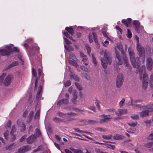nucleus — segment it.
I'll use <instances>...</instances> for the list:
<instances>
[{"mask_svg": "<svg viewBox=\"0 0 153 153\" xmlns=\"http://www.w3.org/2000/svg\"><path fill=\"white\" fill-rule=\"evenodd\" d=\"M117 47L118 49L120 50L122 54L120 56L119 54L117 53V51H116V56L117 59L116 61L118 65H121L123 62H124V64L126 65V67H128L129 64L128 62V60L126 56L124 53V52L123 50V46L121 43H117Z\"/></svg>", "mask_w": 153, "mask_h": 153, "instance_id": "nucleus-1", "label": "nucleus"}, {"mask_svg": "<svg viewBox=\"0 0 153 153\" xmlns=\"http://www.w3.org/2000/svg\"><path fill=\"white\" fill-rule=\"evenodd\" d=\"M130 102H129L128 105H131L133 108L135 109L139 108L141 110H144L147 109L148 107L149 106L148 104L144 105L141 104H134L133 103H139L142 102V100L139 99L133 100L132 97L130 98Z\"/></svg>", "mask_w": 153, "mask_h": 153, "instance_id": "nucleus-2", "label": "nucleus"}, {"mask_svg": "<svg viewBox=\"0 0 153 153\" xmlns=\"http://www.w3.org/2000/svg\"><path fill=\"white\" fill-rule=\"evenodd\" d=\"M104 58L101 59V64L103 67L105 68L107 64H110L112 62L111 57L108 52L105 50L104 52Z\"/></svg>", "mask_w": 153, "mask_h": 153, "instance_id": "nucleus-3", "label": "nucleus"}, {"mask_svg": "<svg viewBox=\"0 0 153 153\" xmlns=\"http://www.w3.org/2000/svg\"><path fill=\"white\" fill-rule=\"evenodd\" d=\"M138 66L137 67L135 68H137L136 70V73H139L140 74V76H148V74L146 73L145 66L144 65L141 66L140 67H139V65L138 63Z\"/></svg>", "mask_w": 153, "mask_h": 153, "instance_id": "nucleus-4", "label": "nucleus"}, {"mask_svg": "<svg viewBox=\"0 0 153 153\" xmlns=\"http://www.w3.org/2000/svg\"><path fill=\"white\" fill-rule=\"evenodd\" d=\"M128 50L131 64L134 68L137 67L138 66V62L136 61V59H135V56L134 52L132 51H129V49Z\"/></svg>", "mask_w": 153, "mask_h": 153, "instance_id": "nucleus-5", "label": "nucleus"}, {"mask_svg": "<svg viewBox=\"0 0 153 153\" xmlns=\"http://www.w3.org/2000/svg\"><path fill=\"white\" fill-rule=\"evenodd\" d=\"M137 49L138 51V55L140 57V59H141L143 62H144L145 61L144 48L140 45H137Z\"/></svg>", "mask_w": 153, "mask_h": 153, "instance_id": "nucleus-6", "label": "nucleus"}, {"mask_svg": "<svg viewBox=\"0 0 153 153\" xmlns=\"http://www.w3.org/2000/svg\"><path fill=\"white\" fill-rule=\"evenodd\" d=\"M7 49H2L0 50V53L1 56H9L11 53V50L10 49V46H7L6 47Z\"/></svg>", "mask_w": 153, "mask_h": 153, "instance_id": "nucleus-7", "label": "nucleus"}, {"mask_svg": "<svg viewBox=\"0 0 153 153\" xmlns=\"http://www.w3.org/2000/svg\"><path fill=\"white\" fill-rule=\"evenodd\" d=\"M140 80H142V85L143 89L146 90L148 86V82L149 80L148 77H140Z\"/></svg>", "mask_w": 153, "mask_h": 153, "instance_id": "nucleus-8", "label": "nucleus"}, {"mask_svg": "<svg viewBox=\"0 0 153 153\" xmlns=\"http://www.w3.org/2000/svg\"><path fill=\"white\" fill-rule=\"evenodd\" d=\"M152 60L150 57L148 58L146 60V67L149 71L151 70L153 67Z\"/></svg>", "mask_w": 153, "mask_h": 153, "instance_id": "nucleus-9", "label": "nucleus"}, {"mask_svg": "<svg viewBox=\"0 0 153 153\" xmlns=\"http://www.w3.org/2000/svg\"><path fill=\"white\" fill-rule=\"evenodd\" d=\"M31 149V147L30 146H26L21 147L18 150L19 153H24Z\"/></svg>", "mask_w": 153, "mask_h": 153, "instance_id": "nucleus-10", "label": "nucleus"}, {"mask_svg": "<svg viewBox=\"0 0 153 153\" xmlns=\"http://www.w3.org/2000/svg\"><path fill=\"white\" fill-rule=\"evenodd\" d=\"M127 112V110L126 109H119L117 112H116L115 114L116 115L118 116V117L114 118L115 120H118L120 119V116L121 115L126 113Z\"/></svg>", "mask_w": 153, "mask_h": 153, "instance_id": "nucleus-11", "label": "nucleus"}, {"mask_svg": "<svg viewBox=\"0 0 153 153\" xmlns=\"http://www.w3.org/2000/svg\"><path fill=\"white\" fill-rule=\"evenodd\" d=\"M133 25L137 32L138 33H139L140 26V22L138 21L134 20L133 21Z\"/></svg>", "mask_w": 153, "mask_h": 153, "instance_id": "nucleus-12", "label": "nucleus"}, {"mask_svg": "<svg viewBox=\"0 0 153 153\" xmlns=\"http://www.w3.org/2000/svg\"><path fill=\"white\" fill-rule=\"evenodd\" d=\"M124 80L123 77H117L116 79V85L117 88H120L122 85Z\"/></svg>", "mask_w": 153, "mask_h": 153, "instance_id": "nucleus-13", "label": "nucleus"}, {"mask_svg": "<svg viewBox=\"0 0 153 153\" xmlns=\"http://www.w3.org/2000/svg\"><path fill=\"white\" fill-rule=\"evenodd\" d=\"M101 117L102 118L100 119V123L106 122L109 120V119L111 118V116L109 115H101Z\"/></svg>", "mask_w": 153, "mask_h": 153, "instance_id": "nucleus-14", "label": "nucleus"}, {"mask_svg": "<svg viewBox=\"0 0 153 153\" xmlns=\"http://www.w3.org/2000/svg\"><path fill=\"white\" fill-rule=\"evenodd\" d=\"M37 137L33 135H30L27 139V142L28 144H31L36 140Z\"/></svg>", "mask_w": 153, "mask_h": 153, "instance_id": "nucleus-15", "label": "nucleus"}, {"mask_svg": "<svg viewBox=\"0 0 153 153\" xmlns=\"http://www.w3.org/2000/svg\"><path fill=\"white\" fill-rule=\"evenodd\" d=\"M149 110H148L143 111L140 112L139 114L140 117H146L148 116L149 114Z\"/></svg>", "mask_w": 153, "mask_h": 153, "instance_id": "nucleus-16", "label": "nucleus"}, {"mask_svg": "<svg viewBox=\"0 0 153 153\" xmlns=\"http://www.w3.org/2000/svg\"><path fill=\"white\" fill-rule=\"evenodd\" d=\"M39 50V48L37 47H30L29 49V53L32 55H33L35 53L38 52Z\"/></svg>", "mask_w": 153, "mask_h": 153, "instance_id": "nucleus-17", "label": "nucleus"}, {"mask_svg": "<svg viewBox=\"0 0 153 153\" xmlns=\"http://www.w3.org/2000/svg\"><path fill=\"white\" fill-rule=\"evenodd\" d=\"M11 82V77H6L4 79L3 83L4 85L7 86L9 85Z\"/></svg>", "mask_w": 153, "mask_h": 153, "instance_id": "nucleus-18", "label": "nucleus"}, {"mask_svg": "<svg viewBox=\"0 0 153 153\" xmlns=\"http://www.w3.org/2000/svg\"><path fill=\"white\" fill-rule=\"evenodd\" d=\"M131 21V19L128 18L126 19H123L122 20V22L127 27H128L130 25Z\"/></svg>", "mask_w": 153, "mask_h": 153, "instance_id": "nucleus-19", "label": "nucleus"}, {"mask_svg": "<svg viewBox=\"0 0 153 153\" xmlns=\"http://www.w3.org/2000/svg\"><path fill=\"white\" fill-rule=\"evenodd\" d=\"M68 102L67 99H63L62 100L59 101L57 103L58 106H60L62 104H66Z\"/></svg>", "mask_w": 153, "mask_h": 153, "instance_id": "nucleus-20", "label": "nucleus"}, {"mask_svg": "<svg viewBox=\"0 0 153 153\" xmlns=\"http://www.w3.org/2000/svg\"><path fill=\"white\" fill-rule=\"evenodd\" d=\"M42 87L40 85L39 87V89L38 90L36 95V97L37 99L40 98L41 96V92L42 91Z\"/></svg>", "mask_w": 153, "mask_h": 153, "instance_id": "nucleus-21", "label": "nucleus"}, {"mask_svg": "<svg viewBox=\"0 0 153 153\" xmlns=\"http://www.w3.org/2000/svg\"><path fill=\"white\" fill-rule=\"evenodd\" d=\"M125 129H126L127 131L130 133H133L134 131V127H132L131 126L130 127L129 126H126Z\"/></svg>", "mask_w": 153, "mask_h": 153, "instance_id": "nucleus-22", "label": "nucleus"}, {"mask_svg": "<svg viewBox=\"0 0 153 153\" xmlns=\"http://www.w3.org/2000/svg\"><path fill=\"white\" fill-rule=\"evenodd\" d=\"M65 30L68 31V32L70 34H71V36L73 35V34L74 33V31L72 28L70 27H66L65 28Z\"/></svg>", "mask_w": 153, "mask_h": 153, "instance_id": "nucleus-23", "label": "nucleus"}, {"mask_svg": "<svg viewBox=\"0 0 153 153\" xmlns=\"http://www.w3.org/2000/svg\"><path fill=\"white\" fill-rule=\"evenodd\" d=\"M19 64L18 61H14L11 64L9 65L7 67L8 69L12 67L17 65Z\"/></svg>", "mask_w": 153, "mask_h": 153, "instance_id": "nucleus-24", "label": "nucleus"}, {"mask_svg": "<svg viewBox=\"0 0 153 153\" xmlns=\"http://www.w3.org/2000/svg\"><path fill=\"white\" fill-rule=\"evenodd\" d=\"M15 144L14 143L11 144L10 145L7 146L6 147L7 150H10L15 148Z\"/></svg>", "mask_w": 153, "mask_h": 153, "instance_id": "nucleus-25", "label": "nucleus"}, {"mask_svg": "<svg viewBox=\"0 0 153 153\" xmlns=\"http://www.w3.org/2000/svg\"><path fill=\"white\" fill-rule=\"evenodd\" d=\"M17 123L18 125L19 126H21L22 127L23 130H25V126L24 123L22 122L20 120H18L17 121Z\"/></svg>", "mask_w": 153, "mask_h": 153, "instance_id": "nucleus-26", "label": "nucleus"}, {"mask_svg": "<svg viewBox=\"0 0 153 153\" xmlns=\"http://www.w3.org/2000/svg\"><path fill=\"white\" fill-rule=\"evenodd\" d=\"M68 62L70 64L76 67L78 66V64L76 62L75 60L68 59Z\"/></svg>", "mask_w": 153, "mask_h": 153, "instance_id": "nucleus-27", "label": "nucleus"}, {"mask_svg": "<svg viewBox=\"0 0 153 153\" xmlns=\"http://www.w3.org/2000/svg\"><path fill=\"white\" fill-rule=\"evenodd\" d=\"M35 136L36 137H39L41 135V133L38 128H36L35 129Z\"/></svg>", "mask_w": 153, "mask_h": 153, "instance_id": "nucleus-28", "label": "nucleus"}, {"mask_svg": "<svg viewBox=\"0 0 153 153\" xmlns=\"http://www.w3.org/2000/svg\"><path fill=\"white\" fill-rule=\"evenodd\" d=\"M123 136L120 134H116L114 136V138L116 140H119L123 139Z\"/></svg>", "mask_w": 153, "mask_h": 153, "instance_id": "nucleus-29", "label": "nucleus"}, {"mask_svg": "<svg viewBox=\"0 0 153 153\" xmlns=\"http://www.w3.org/2000/svg\"><path fill=\"white\" fill-rule=\"evenodd\" d=\"M10 49L11 50V53L13 52H14L16 53H18L19 51V49L16 47H14L12 48L10 46Z\"/></svg>", "mask_w": 153, "mask_h": 153, "instance_id": "nucleus-30", "label": "nucleus"}, {"mask_svg": "<svg viewBox=\"0 0 153 153\" xmlns=\"http://www.w3.org/2000/svg\"><path fill=\"white\" fill-rule=\"evenodd\" d=\"M69 59H71L72 60H76V59L74 54L72 53H71L69 54Z\"/></svg>", "mask_w": 153, "mask_h": 153, "instance_id": "nucleus-31", "label": "nucleus"}, {"mask_svg": "<svg viewBox=\"0 0 153 153\" xmlns=\"http://www.w3.org/2000/svg\"><path fill=\"white\" fill-rule=\"evenodd\" d=\"M127 124L130 127H134L136 126L137 122H129L127 123Z\"/></svg>", "mask_w": 153, "mask_h": 153, "instance_id": "nucleus-32", "label": "nucleus"}, {"mask_svg": "<svg viewBox=\"0 0 153 153\" xmlns=\"http://www.w3.org/2000/svg\"><path fill=\"white\" fill-rule=\"evenodd\" d=\"M112 136V135L111 134L103 135H102V137L104 139L109 140L111 139Z\"/></svg>", "mask_w": 153, "mask_h": 153, "instance_id": "nucleus-33", "label": "nucleus"}, {"mask_svg": "<svg viewBox=\"0 0 153 153\" xmlns=\"http://www.w3.org/2000/svg\"><path fill=\"white\" fill-rule=\"evenodd\" d=\"M77 91L76 90H74L73 91V99L74 100H75L77 98Z\"/></svg>", "mask_w": 153, "mask_h": 153, "instance_id": "nucleus-34", "label": "nucleus"}, {"mask_svg": "<svg viewBox=\"0 0 153 153\" xmlns=\"http://www.w3.org/2000/svg\"><path fill=\"white\" fill-rule=\"evenodd\" d=\"M82 61L83 64H84L85 65H88V62L87 61V58L86 56H85L82 58Z\"/></svg>", "mask_w": 153, "mask_h": 153, "instance_id": "nucleus-35", "label": "nucleus"}, {"mask_svg": "<svg viewBox=\"0 0 153 153\" xmlns=\"http://www.w3.org/2000/svg\"><path fill=\"white\" fill-rule=\"evenodd\" d=\"M33 40L31 39H29L27 40H26L25 41L26 43L24 44V46L27 47L28 46L27 43L28 44H30L32 42Z\"/></svg>", "mask_w": 153, "mask_h": 153, "instance_id": "nucleus-36", "label": "nucleus"}, {"mask_svg": "<svg viewBox=\"0 0 153 153\" xmlns=\"http://www.w3.org/2000/svg\"><path fill=\"white\" fill-rule=\"evenodd\" d=\"M149 86L151 88L153 89V77H150Z\"/></svg>", "mask_w": 153, "mask_h": 153, "instance_id": "nucleus-37", "label": "nucleus"}, {"mask_svg": "<svg viewBox=\"0 0 153 153\" xmlns=\"http://www.w3.org/2000/svg\"><path fill=\"white\" fill-rule=\"evenodd\" d=\"M91 56L92 58L93 62L94 64V66H96L97 65V62L96 61V59L94 57V55L93 54H92Z\"/></svg>", "mask_w": 153, "mask_h": 153, "instance_id": "nucleus-38", "label": "nucleus"}, {"mask_svg": "<svg viewBox=\"0 0 153 153\" xmlns=\"http://www.w3.org/2000/svg\"><path fill=\"white\" fill-rule=\"evenodd\" d=\"M64 47L67 51H72L73 50V48L70 45H68V46H66L65 45H64Z\"/></svg>", "mask_w": 153, "mask_h": 153, "instance_id": "nucleus-39", "label": "nucleus"}, {"mask_svg": "<svg viewBox=\"0 0 153 153\" xmlns=\"http://www.w3.org/2000/svg\"><path fill=\"white\" fill-rule=\"evenodd\" d=\"M92 35L93 36V39L94 41L95 42H97V34L95 33H92Z\"/></svg>", "mask_w": 153, "mask_h": 153, "instance_id": "nucleus-40", "label": "nucleus"}, {"mask_svg": "<svg viewBox=\"0 0 153 153\" xmlns=\"http://www.w3.org/2000/svg\"><path fill=\"white\" fill-rule=\"evenodd\" d=\"M74 153H82V151L80 149H71Z\"/></svg>", "mask_w": 153, "mask_h": 153, "instance_id": "nucleus-41", "label": "nucleus"}, {"mask_svg": "<svg viewBox=\"0 0 153 153\" xmlns=\"http://www.w3.org/2000/svg\"><path fill=\"white\" fill-rule=\"evenodd\" d=\"M42 79H40V77H36L35 79V88L36 89V88L37 85L38 81L39 80Z\"/></svg>", "mask_w": 153, "mask_h": 153, "instance_id": "nucleus-42", "label": "nucleus"}, {"mask_svg": "<svg viewBox=\"0 0 153 153\" xmlns=\"http://www.w3.org/2000/svg\"><path fill=\"white\" fill-rule=\"evenodd\" d=\"M38 75L39 76H43L44 75V74L42 73V70L41 68H39L38 70Z\"/></svg>", "mask_w": 153, "mask_h": 153, "instance_id": "nucleus-43", "label": "nucleus"}, {"mask_svg": "<svg viewBox=\"0 0 153 153\" xmlns=\"http://www.w3.org/2000/svg\"><path fill=\"white\" fill-rule=\"evenodd\" d=\"M127 37L128 38H130L132 37V33L131 32L130 30L128 29H127Z\"/></svg>", "mask_w": 153, "mask_h": 153, "instance_id": "nucleus-44", "label": "nucleus"}, {"mask_svg": "<svg viewBox=\"0 0 153 153\" xmlns=\"http://www.w3.org/2000/svg\"><path fill=\"white\" fill-rule=\"evenodd\" d=\"M85 47L87 49L88 53L90 56V53L91 51L90 47L88 45H85Z\"/></svg>", "mask_w": 153, "mask_h": 153, "instance_id": "nucleus-45", "label": "nucleus"}, {"mask_svg": "<svg viewBox=\"0 0 153 153\" xmlns=\"http://www.w3.org/2000/svg\"><path fill=\"white\" fill-rule=\"evenodd\" d=\"M153 146V141L152 142L147 143L146 144V146L147 148H151Z\"/></svg>", "mask_w": 153, "mask_h": 153, "instance_id": "nucleus-46", "label": "nucleus"}, {"mask_svg": "<svg viewBox=\"0 0 153 153\" xmlns=\"http://www.w3.org/2000/svg\"><path fill=\"white\" fill-rule=\"evenodd\" d=\"M32 73L33 76H36L37 73L36 70L34 68H32Z\"/></svg>", "mask_w": 153, "mask_h": 153, "instance_id": "nucleus-47", "label": "nucleus"}, {"mask_svg": "<svg viewBox=\"0 0 153 153\" xmlns=\"http://www.w3.org/2000/svg\"><path fill=\"white\" fill-rule=\"evenodd\" d=\"M131 117L132 119L134 120H137L139 118V116L137 114L132 115L131 116Z\"/></svg>", "mask_w": 153, "mask_h": 153, "instance_id": "nucleus-48", "label": "nucleus"}, {"mask_svg": "<svg viewBox=\"0 0 153 153\" xmlns=\"http://www.w3.org/2000/svg\"><path fill=\"white\" fill-rule=\"evenodd\" d=\"M96 129V130L100 132H105L106 131L105 129L100 127L97 128Z\"/></svg>", "mask_w": 153, "mask_h": 153, "instance_id": "nucleus-49", "label": "nucleus"}, {"mask_svg": "<svg viewBox=\"0 0 153 153\" xmlns=\"http://www.w3.org/2000/svg\"><path fill=\"white\" fill-rule=\"evenodd\" d=\"M125 101V100L124 98H123L122 99L120 102L119 103V106L120 107H121L123 106L124 103Z\"/></svg>", "mask_w": 153, "mask_h": 153, "instance_id": "nucleus-50", "label": "nucleus"}, {"mask_svg": "<svg viewBox=\"0 0 153 153\" xmlns=\"http://www.w3.org/2000/svg\"><path fill=\"white\" fill-rule=\"evenodd\" d=\"M69 109H70L71 111H76V112H80L81 111H81L80 110H79L78 109H77L74 108H71L70 107L68 108Z\"/></svg>", "mask_w": 153, "mask_h": 153, "instance_id": "nucleus-51", "label": "nucleus"}, {"mask_svg": "<svg viewBox=\"0 0 153 153\" xmlns=\"http://www.w3.org/2000/svg\"><path fill=\"white\" fill-rule=\"evenodd\" d=\"M75 85L77 88L78 90H80L82 89V87L77 83H75Z\"/></svg>", "mask_w": 153, "mask_h": 153, "instance_id": "nucleus-52", "label": "nucleus"}, {"mask_svg": "<svg viewBox=\"0 0 153 153\" xmlns=\"http://www.w3.org/2000/svg\"><path fill=\"white\" fill-rule=\"evenodd\" d=\"M57 114L58 116L62 117H64L66 115V114L60 112H58L57 113Z\"/></svg>", "mask_w": 153, "mask_h": 153, "instance_id": "nucleus-53", "label": "nucleus"}, {"mask_svg": "<svg viewBox=\"0 0 153 153\" xmlns=\"http://www.w3.org/2000/svg\"><path fill=\"white\" fill-rule=\"evenodd\" d=\"M42 149V147L41 146H39L36 149L34 150L33 152H36L39 150H41Z\"/></svg>", "mask_w": 153, "mask_h": 153, "instance_id": "nucleus-54", "label": "nucleus"}, {"mask_svg": "<svg viewBox=\"0 0 153 153\" xmlns=\"http://www.w3.org/2000/svg\"><path fill=\"white\" fill-rule=\"evenodd\" d=\"M147 138L149 140H153V132L149 135Z\"/></svg>", "mask_w": 153, "mask_h": 153, "instance_id": "nucleus-55", "label": "nucleus"}, {"mask_svg": "<svg viewBox=\"0 0 153 153\" xmlns=\"http://www.w3.org/2000/svg\"><path fill=\"white\" fill-rule=\"evenodd\" d=\"M16 131V128L15 126H12L11 131L10 132V134H13Z\"/></svg>", "mask_w": 153, "mask_h": 153, "instance_id": "nucleus-56", "label": "nucleus"}, {"mask_svg": "<svg viewBox=\"0 0 153 153\" xmlns=\"http://www.w3.org/2000/svg\"><path fill=\"white\" fill-rule=\"evenodd\" d=\"M106 147L112 149H114L115 148V146L114 145L110 144H107Z\"/></svg>", "mask_w": 153, "mask_h": 153, "instance_id": "nucleus-57", "label": "nucleus"}, {"mask_svg": "<svg viewBox=\"0 0 153 153\" xmlns=\"http://www.w3.org/2000/svg\"><path fill=\"white\" fill-rule=\"evenodd\" d=\"M81 68L82 70H84V71H86L87 72H88L89 71V70H88V69L87 68L85 67L84 66H81Z\"/></svg>", "mask_w": 153, "mask_h": 153, "instance_id": "nucleus-58", "label": "nucleus"}, {"mask_svg": "<svg viewBox=\"0 0 153 153\" xmlns=\"http://www.w3.org/2000/svg\"><path fill=\"white\" fill-rule=\"evenodd\" d=\"M71 85V82L69 81H67L65 83V87H68L70 85Z\"/></svg>", "mask_w": 153, "mask_h": 153, "instance_id": "nucleus-59", "label": "nucleus"}, {"mask_svg": "<svg viewBox=\"0 0 153 153\" xmlns=\"http://www.w3.org/2000/svg\"><path fill=\"white\" fill-rule=\"evenodd\" d=\"M92 35L91 34H90L89 35V41L90 43H91L93 42V40L92 39Z\"/></svg>", "mask_w": 153, "mask_h": 153, "instance_id": "nucleus-60", "label": "nucleus"}, {"mask_svg": "<svg viewBox=\"0 0 153 153\" xmlns=\"http://www.w3.org/2000/svg\"><path fill=\"white\" fill-rule=\"evenodd\" d=\"M100 102L99 101L97 100L95 102V104L96 106L97 107L98 109H100V106L99 105Z\"/></svg>", "mask_w": 153, "mask_h": 153, "instance_id": "nucleus-61", "label": "nucleus"}, {"mask_svg": "<svg viewBox=\"0 0 153 153\" xmlns=\"http://www.w3.org/2000/svg\"><path fill=\"white\" fill-rule=\"evenodd\" d=\"M53 120L55 122H59L61 121V120L58 117H55L53 119Z\"/></svg>", "mask_w": 153, "mask_h": 153, "instance_id": "nucleus-62", "label": "nucleus"}, {"mask_svg": "<svg viewBox=\"0 0 153 153\" xmlns=\"http://www.w3.org/2000/svg\"><path fill=\"white\" fill-rule=\"evenodd\" d=\"M11 125V122L9 120L8 122L7 123L6 125V127L9 128L10 127Z\"/></svg>", "mask_w": 153, "mask_h": 153, "instance_id": "nucleus-63", "label": "nucleus"}, {"mask_svg": "<svg viewBox=\"0 0 153 153\" xmlns=\"http://www.w3.org/2000/svg\"><path fill=\"white\" fill-rule=\"evenodd\" d=\"M64 39L65 41V42L68 45L69 44L71 43V42L68 39H67V38H64Z\"/></svg>", "mask_w": 153, "mask_h": 153, "instance_id": "nucleus-64", "label": "nucleus"}]
</instances>
